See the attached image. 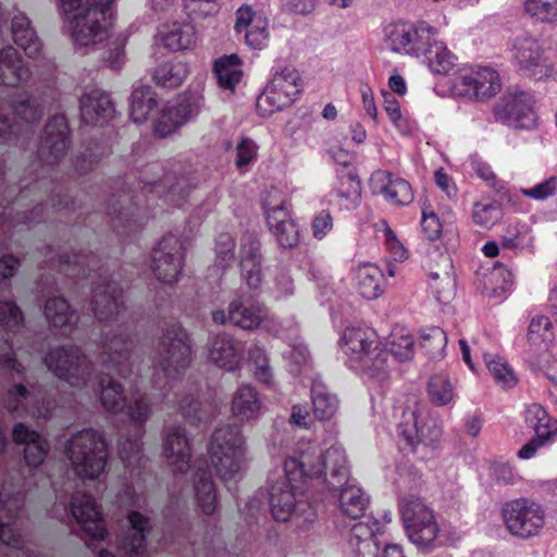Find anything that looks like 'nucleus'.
Segmentation results:
<instances>
[{
  "instance_id": "39448f33",
  "label": "nucleus",
  "mask_w": 557,
  "mask_h": 557,
  "mask_svg": "<svg viewBox=\"0 0 557 557\" xmlns=\"http://www.w3.org/2000/svg\"><path fill=\"white\" fill-rule=\"evenodd\" d=\"M339 344L349 368L370 376H377L385 371L387 351L373 329L346 327Z\"/></svg>"
},
{
  "instance_id": "4d7b16f0",
  "label": "nucleus",
  "mask_w": 557,
  "mask_h": 557,
  "mask_svg": "<svg viewBox=\"0 0 557 557\" xmlns=\"http://www.w3.org/2000/svg\"><path fill=\"white\" fill-rule=\"evenodd\" d=\"M472 219L476 225L491 227L502 219L500 203L497 201L475 202Z\"/></svg>"
},
{
  "instance_id": "f3484780",
  "label": "nucleus",
  "mask_w": 557,
  "mask_h": 557,
  "mask_svg": "<svg viewBox=\"0 0 557 557\" xmlns=\"http://www.w3.org/2000/svg\"><path fill=\"white\" fill-rule=\"evenodd\" d=\"M533 104V97L525 91L507 92L494 104L495 121L515 128H533L536 126Z\"/></svg>"
},
{
  "instance_id": "20e7f679",
  "label": "nucleus",
  "mask_w": 557,
  "mask_h": 557,
  "mask_svg": "<svg viewBox=\"0 0 557 557\" xmlns=\"http://www.w3.org/2000/svg\"><path fill=\"white\" fill-rule=\"evenodd\" d=\"M114 0H60L73 40L81 46L100 42L111 26Z\"/></svg>"
},
{
  "instance_id": "c756f323",
  "label": "nucleus",
  "mask_w": 557,
  "mask_h": 557,
  "mask_svg": "<svg viewBox=\"0 0 557 557\" xmlns=\"http://www.w3.org/2000/svg\"><path fill=\"white\" fill-rule=\"evenodd\" d=\"M164 457L174 473H185L190 468L191 448L186 431L175 425L166 431Z\"/></svg>"
},
{
  "instance_id": "4c0bfd02",
  "label": "nucleus",
  "mask_w": 557,
  "mask_h": 557,
  "mask_svg": "<svg viewBox=\"0 0 557 557\" xmlns=\"http://www.w3.org/2000/svg\"><path fill=\"white\" fill-rule=\"evenodd\" d=\"M159 34L161 42L172 51L191 49L198 39L196 27L189 22L163 25Z\"/></svg>"
},
{
  "instance_id": "a878e982",
  "label": "nucleus",
  "mask_w": 557,
  "mask_h": 557,
  "mask_svg": "<svg viewBox=\"0 0 557 557\" xmlns=\"http://www.w3.org/2000/svg\"><path fill=\"white\" fill-rule=\"evenodd\" d=\"M91 309L100 322L119 321L126 314L123 288L113 280H103L92 287Z\"/></svg>"
},
{
  "instance_id": "ddd939ff",
  "label": "nucleus",
  "mask_w": 557,
  "mask_h": 557,
  "mask_svg": "<svg viewBox=\"0 0 557 557\" xmlns=\"http://www.w3.org/2000/svg\"><path fill=\"white\" fill-rule=\"evenodd\" d=\"M401 518L409 540L418 547L431 549L438 534L433 511L419 498H404Z\"/></svg>"
},
{
  "instance_id": "c85d7f7f",
  "label": "nucleus",
  "mask_w": 557,
  "mask_h": 557,
  "mask_svg": "<svg viewBox=\"0 0 557 557\" xmlns=\"http://www.w3.org/2000/svg\"><path fill=\"white\" fill-rule=\"evenodd\" d=\"M79 111L84 124L103 126L113 117L115 109L110 95L95 88L81 97Z\"/></svg>"
},
{
  "instance_id": "8fccbe9b",
  "label": "nucleus",
  "mask_w": 557,
  "mask_h": 557,
  "mask_svg": "<svg viewBox=\"0 0 557 557\" xmlns=\"http://www.w3.org/2000/svg\"><path fill=\"white\" fill-rule=\"evenodd\" d=\"M187 74L186 63L180 60H172L161 63L156 67L153 81L159 86L175 88L182 85Z\"/></svg>"
},
{
  "instance_id": "e433bc0d",
  "label": "nucleus",
  "mask_w": 557,
  "mask_h": 557,
  "mask_svg": "<svg viewBox=\"0 0 557 557\" xmlns=\"http://www.w3.org/2000/svg\"><path fill=\"white\" fill-rule=\"evenodd\" d=\"M441 271L429 274V287L435 299L441 304L450 301L456 293L454 264L449 255L440 257Z\"/></svg>"
},
{
  "instance_id": "a18cd8bd",
  "label": "nucleus",
  "mask_w": 557,
  "mask_h": 557,
  "mask_svg": "<svg viewBox=\"0 0 557 557\" xmlns=\"http://www.w3.org/2000/svg\"><path fill=\"white\" fill-rule=\"evenodd\" d=\"M228 321L244 330H255L262 321V307L259 304L233 300L228 306Z\"/></svg>"
},
{
  "instance_id": "0e129e2a",
  "label": "nucleus",
  "mask_w": 557,
  "mask_h": 557,
  "mask_svg": "<svg viewBox=\"0 0 557 557\" xmlns=\"http://www.w3.org/2000/svg\"><path fill=\"white\" fill-rule=\"evenodd\" d=\"M250 359L255 367V377L260 382L268 386L273 385L274 379L272 374V370L270 368L269 358L265 355L264 350L261 348H255L250 351Z\"/></svg>"
},
{
  "instance_id": "bf43d9fd",
  "label": "nucleus",
  "mask_w": 557,
  "mask_h": 557,
  "mask_svg": "<svg viewBox=\"0 0 557 557\" xmlns=\"http://www.w3.org/2000/svg\"><path fill=\"white\" fill-rule=\"evenodd\" d=\"M553 325L549 318L545 315L534 317L529 325L527 338L531 345H541L550 342L553 338Z\"/></svg>"
},
{
  "instance_id": "f03ea898",
  "label": "nucleus",
  "mask_w": 557,
  "mask_h": 557,
  "mask_svg": "<svg viewBox=\"0 0 557 557\" xmlns=\"http://www.w3.org/2000/svg\"><path fill=\"white\" fill-rule=\"evenodd\" d=\"M288 475H318V486L330 493H338L343 515L357 520L364 515L369 498L362 488L350 481V472L344 449L331 446L324 453L308 446L286 458Z\"/></svg>"
},
{
  "instance_id": "58836bf2",
  "label": "nucleus",
  "mask_w": 557,
  "mask_h": 557,
  "mask_svg": "<svg viewBox=\"0 0 557 557\" xmlns=\"http://www.w3.org/2000/svg\"><path fill=\"white\" fill-rule=\"evenodd\" d=\"M194 474V488L198 506L205 515H212L216 509V490L212 480V473L207 461H201Z\"/></svg>"
},
{
  "instance_id": "2f4dec72",
  "label": "nucleus",
  "mask_w": 557,
  "mask_h": 557,
  "mask_svg": "<svg viewBox=\"0 0 557 557\" xmlns=\"http://www.w3.org/2000/svg\"><path fill=\"white\" fill-rule=\"evenodd\" d=\"M244 346L226 333L215 335L209 345V359L219 368L235 371L243 360Z\"/></svg>"
},
{
  "instance_id": "5701e85b",
  "label": "nucleus",
  "mask_w": 557,
  "mask_h": 557,
  "mask_svg": "<svg viewBox=\"0 0 557 557\" xmlns=\"http://www.w3.org/2000/svg\"><path fill=\"white\" fill-rule=\"evenodd\" d=\"M500 87L497 71L487 66L471 69L458 76L455 82V88L460 95L478 101L491 99L500 90Z\"/></svg>"
},
{
  "instance_id": "f257e3e1",
  "label": "nucleus",
  "mask_w": 557,
  "mask_h": 557,
  "mask_svg": "<svg viewBox=\"0 0 557 557\" xmlns=\"http://www.w3.org/2000/svg\"><path fill=\"white\" fill-rule=\"evenodd\" d=\"M131 331L132 325L123 322L119 325V333L108 334L102 342L99 360L109 373L100 376L99 387L103 408L114 413L125 412L134 423L135 433L119 440V457L126 469L134 470L141 465L144 458L141 440L145 425L152 413V403L147 394L133 395L127 403L122 384L110 376V373H116L127 379L132 374Z\"/></svg>"
},
{
  "instance_id": "4468645a",
  "label": "nucleus",
  "mask_w": 557,
  "mask_h": 557,
  "mask_svg": "<svg viewBox=\"0 0 557 557\" xmlns=\"http://www.w3.org/2000/svg\"><path fill=\"white\" fill-rule=\"evenodd\" d=\"M123 187L110 195L107 205V214L110 216V223L113 231L120 235L128 237L138 232L144 226V215H141L138 201L140 197L135 194L132 187Z\"/></svg>"
},
{
  "instance_id": "5fc2aeb1",
  "label": "nucleus",
  "mask_w": 557,
  "mask_h": 557,
  "mask_svg": "<svg viewBox=\"0 0 557 557\" xmlns=\"http://www.w3.org/2000/svg\"><path fill=\"white\" fill-rule=\"evenodd\" d=\"M223 0H183V8L193 21L206 20L219 14Z\"/></svg>"
},
{
  "instance_id": "1a4fd4ad",
  "label": "nucleus",
  "mask_w": 557,
  "mask_h": 557,
  "mask_svg": "<svg viewBox=\"0 0 557 557\" xmlns=\"http://www.w3.org/2000/svg\"><path fill=\"white\" fill-rule=\"evenodd\" d=\"M9 104L13 117L0 114V139L3 144L26 149L35 136V124L41 119L44 109L28 96L20 101L12 99Z\"/></svg>"
},
{
  "instance_id": "69168bd1",
  "label": "nucleus",
  "mask_w": 557,
  "mask_h": 557,
  "mask_svg": "<svg viewBox=\"0 0 557 557\" xmlns=\"http://www.w3.org/2000/svg\"><path fill=\"white\" fill-rule=\"evenodd\" d=\"M180 412L190 424H199L208 418V413L201 408L198 399L193 396H184L180 400Z\"/></svg>"
},
{
  "instance_id": "b1692460",
  "label": "nucleus",
  "mask_w": 557,
  "mask_h": 557,
  "mask_svg": "<svg viewBox=\"0 0 557 557\" xmlns=\"http://www.w3.org/2000/svg\"><path fill=\"white\" fill-rule=\"evenodd\" d=\"M70 509L90 542L104 540L108 530L96 500L90 494L75 492L71 497Z\"/></svg>"
},
{
  "instance_id": "2eb2a0df",
  "label": "nucleus",
  "mask_w": 557,
  "mask_h": 557,
  "mask_svg": "<svg viewBox=\"0 0 557 557\" xmlns=\"http://www.w3.org/2000/svg\"><path fill=\"white\" fill-rule=\"evenodd\" d=\"M525 425L534 435L518 450L517 457L529 460L557 441V419L552 417L540 404H531L524 411Z\"/></svg>"
},
{
  "instance_id": "f8f14e48",
  "label": "nucleus",
  "mask_w": 557,
  "mask_h": 557,
  "mask_svg": "<svg viewBox=\"0 0 557 557\" xmlns=\"http://www.w3.org/2000/svg\"><path fill=\"white\" fill-rule=\"evenodd\" d=\"M301 91V79L293 66H284L275 71L271 82L257 99V110L262 116H270L290 106Z\"/></svg>"
},
{
  "instance_id": "c03bdc74",
  "label": "nucleus",
  "mask_w": 557,
  "mask_h": 557,
  "mask_svg": "<svg viewBox=\"0 0 557 557\" xmlns=\"http://www.w3.org/2000/svg\"><path fill=\"white\" fill-rule=\"evenodd\" d=\"M312 412L321 421L332 419L338 410V398L325 384L313 380L311 386Z\"/></svg>"
},
{
  "instance_id": "7ed1b4c3",
  "label": "nucleus",
  "mask_w": 557,
  "mask_h": 557,
  "mask_svg": "<svg viewBox=\"0 0 557 557\" xmlns=\"http://www.w3.org/2000/svg\"><path fill=\"white\" fill-rule=\"evenodd\" d=\"M385 42L395 53L422 57L435 74L447 75L456 67V55L438 39L437 28L425 21L389 24L385 28Z\"/></svg>"
},
{
  "instance_id": "72a5a7b5",
  "label": "nucleus",
  "mask_w": 557,
  "mask_h": 557,
  "mask_svg": "<svg viewBox=\"0 0 557 557\" xmlns=\"http://www.w3.org/2000/svg\"><path fill=\"white\" fill-rule=\"evenodd\" d=\"M191 103L187 99L170 101L153 123L154 133L161 137L176 132L191 116Z\"/></svg>"
},
{
  "instance_id": "f704fd0d",
  "label": "nucleus",
  "mask_w": 557,
  "mask_h": 557,
  "mask_svg": "<svg viewBox=\"0 0 557 557\" xmlns=\"http://www.w3.org/2000/svg\"><path fill=\"white\" fill-rule=\"evenodd\" d=\"M30 77V70L26 66L18 51L7 46L0 50V84L15 87Z\"/></svg>"
},
{
  "instance_id": "de8ad7c7",
  "label": "nucleus",
  "mask_w": 557,
  "mask_h": 557,
  "mask_svg": "<svg viewBox=\"0 0 557 557\" xmlns=\"http://www.w3.org/2000/svg\"><path fill=\"white\" fill-rule=\"evenodd\" d=\"M515 284V276L504 263L497 261L492 271L486 275L484 288L488 296L493 298H503L511 292Z\"/></svg>"
},
{
  "instance_id": "412c9836",
  "label": "nucleus",
  "mask_w": 557,
  "mask_h": 557,
  "mask_svg": "<svg viewBox=\"0 0 557 557\" xmlns=\"http://www.w3.org/2000/svg\"><path fill=\"white\" fill-rule=\"evenodd\" d=\"M513 58L519 72L536 81L550 76L554 71V64L544 55L540 42L527 35L516 38Z\"/></svg>"
},
{
  "instance_id": "6ab92c4d",
  "label": "nucleus",
  "mask_w": 557,
  "mask_h": 557,
  "mask_svg": "<svg viewBox=\"0 0 557 557\" xmlns=\"http://www.w3.org/2000/svg\"><path fill=\"white\" fill-rule=\"evenodd\" d=\"M285 480L276 482L270 488V508L272 516L277 521H287L296 509L299 500L296 498L297 493H302L309 487V482L315 480L318 475H295L292 479L286 469V460L284 461Z\"/></svg>"
},
{
  "instance_id": "09e8293b",
  "label": "nucleus",
  "mask_w": 557,
  "mask_h": 557,
  "mask_svg": "<svg viewBox=\"0 0 557 557\" xmlns=\"http://www.w3.org/2000/svg\"><path fill=\"white\" fill-rule=\"evenodd\" d=\"M157 104V95L150 86L137 87L132 92L129 116L136 124L143 123Z\"/></svg>"
},
{
  "instance_id": "6e6d98bb",
  "label": "nucleus",
  "mask_w": 557,
  "mask_h": 557,
  "mask_svg": "<svg viewBox=\"0 0 557 557\" xmlns=\"http://www.w3.org/2000/svg\"><path fill=\"white\" fill-rule=\"evenodd\" d=\"M524 10L537 22L548 24L557 22V0H525Z\"/></svg>"
},
{
  "instance_id": "4be33fe9",
  "label": "nucleus",
  "mask_w": 557,
  "mask_h": 557,
  "mask_svg": "<svg viewBox=\"0 0 557 557\" xmlns=\"http://www.w3.org/2000/svg\"><path fill=\"white\" fill-rule=\"evenodd\" d=\"M400 440L413 451L419 444L435 448L442 438V428L432 419H425L420 425L416 410L407 408L403 411V421L397 425Z\"/></svg>"
},
{
  "instance_id": "052dcab7",
  "label": "nucleus",
  "mask_w": 557,
  "mask_h": 557,
  "mask_svg": "<svg viewBox=\"0 0 557 557\" xmlns=\"http://www.w3.org/2000/svg\"><path fill=\"white\" fill-rule=\"evenodd\" d=\"M428 393L433 404L445 406L453 399V386L450 382L441 375L431 377L428 384Z\"/></svg>"
},
{
  "instance_id": "9d476101",
  "label": "nucleus",
  "mask_w": 557,
  "mask_h": 557,
  "mask_svg": "<svg viewBox=\"0 0 557 557\" xmlns=\"http://www.w3.org/2000/svg\"><path fill=\"white\" fill-rule=\"evenodd\" d=\"M502 517L505 528L512 536L529 540L542 532L546 522V510L540 503L520 497L504 504Z\"/></svg>"
},
{
  "instance_id": "c9c22d12",
  "label": "nucleus",
  "mask_w": 557,
  "mask_h": 557,
  "mask_svg": "<svg viewBox=\"0 0 557 557\" xmlns=\"http://www.w3.org/2000/svg\"><path fill=\"white\" fill-rule=\"evenodd\" d=\"M11 34L15 45L23 49L27 57L36 58L39 55L42 42L32 21L24 12H17L12 17Z\"/></svg>"
},
{
  "instance_id": "7c9ffc66",
  "label": "nucleus",
  "mask_w": 557,
  "mask_h": 557,
  "mask_svg": "<svg viewBox=\"0 0 557 557\" xmlns=\"http://www.w3.org/2000/svg\"><path fill=\"white\" fill-rule=\"evenodd\" d=\"M12 440L15 444H24V460L29 468L41 466L50 450V445L36 430L18 422L12 429Z\"/></svg>"
},
{
  "instance_id": "3c124183",
  "label": "nucleus",
  "mask_w": 557,
  "mask_h": 557,
  "mask_svg": "<svg viewBox=\"0 0 557 557\" xmlns=\"http://www.w3.org/2000/svg\"><path fill=\"white\" fill-rule=\"evenodd\" d=\"M414 341L412 335L404 327H395L388 337L387 357L394 356L398 360H409L413 356Z\"/></svg>"
},
{
  "instance_id": "ea45409f",
  "label": "nucleus",
  "mask_w": 557,
  "mask_h": 557,
  "mask_svg": "<svg viewBox=\"0 0 557 557\" xmlns=\"http://www.w3.org/2000/svg\"><path fill=\"white\" fill-rule=\"evenodd\" d=\"M354 280L357 292L368 300L376 299L384 292V273L376 264L358 265Z\"/></svg>"
},
{
  "instance_id": "603ef678",
  "label": "nucleus",
  "mask_w": 557,
  "mask_h": 557,
  "mask_svg": "<svg viewBox=\"0 0 557 557\" xmlns=\"http://www.w3.org/2000/svg\"><path fill=\"white\" fill-rule=\"evenodd\" d=\"M447 335L440 326H428L421 331L420 348L431 359L443 357Z\"/></svg>"
},
{
  "instance_id": "680f3d73",
  "label": "nucleus",
  "mask_w": 557,
  "mask_h": 557,
  "mask_svg": "<svg viewBox=\"0 0 557 557\" xmlns=\"http://www.w3.org/2000/svg\"><path fill=\"white\" fill-rule=\"evenodd\" d=\"M0 364L4 370L13 371L21 380L25 379L26 369L16 359L11 339H0Z\"/></svg>"
},
{
  "instance_id": "49530a36",
  "label": "nucleus",
  "mask_w": 557,
  "mask_h": 557,
  "mask_svg": "<svg viewBox=\"0 0 557 557\" xmlns=\"http://www.w3.org/2000/svg\"><path fill=\"white\" fill-rule=\"evenodd\" d=\"M213 73L221 88L233 90L243 77L240 59L236 54L218 59L213 65Z\"/></svg>"
},
{
  "instance_id": "37998d69",
  "label": "nucleus",
  "mask_w": 557,
  "mask_h": 557,
  "mask_svg": "<svg viewBox=\"0 0 557 557\" xmlns=\"http://www.w3.org/2000/svg\"><path fill=\"white\" fill-rule=\"evenodd\" d=\"M44 313L53 329H59L60 335L73 337L74 325L72 324L73 311L64 297L54 296L48 298Z\"/></svg>"
},
{
  "instance_id": "e2e57ef3",
  "label": "nucleus",
  "mask_w": 557,
  "mask_h": 557,
  "mask_svg": "<svg viewBox=\"0 0 557 557\" xmlns=\"http://www.w3.org/2000/svg\"><path fill=\"white\" fill-rule=\"evenodd\" d=\"M246 42L249 47L256 50L263 49L269 40L268 21L267 18L259 17L247 27L245 30Z\"/></svg>"
},
{
  "instance_id": "393cba45",
  "label": "nucleus",
  "mask_w": 557,
  "mask_h": 557,
  "mask_svg": "<svg viewBox=\"0 0 557 557\" xmlns=\"http://www.w3.org/2000/svg\"><path fill=\"white\" fill-rule=\"evenodd\" d=\"M49 261L51 267L57 268L60 273L75 280V284H78L77 280L86 278L90 280L96 287L98 283L108 280L103 276L107 271L99 265V260L92 253L59 255L58 259L51 257Z\"/></svg>"
},
{
  "instance_id": "bb28decb",
  "label": "nucleus",
  "mask_w": 557,
  "mask_h": 557,
  "mask_svg": "<svg viewBox=\"0 0 557 557\" xmlns=\"http://www.w3.org/2000/svg\"><path fill=\"white\" fill-rule=\"evenodd\" d=\"M136 185L140 188V195L147 198V200L149 195L152 197L156 195L158 198L163 199L165 203L176 208L184 207L191 189L185 176H176L172 173H165L157 181L140 180Z\"/></svg>"
},
{
  "instance_id": "774afa93",
  "label": "nucleus",
  "mask_w": 557,
  "mask_h": 557,
  "mask_svg": "<svg viewBox=\"0 0 557 557\" xmlns=\"http://www.w3.org/2000/svg\"><path fill=\"white\" fill-rule=\"evenodd\" d=\"M29 396V391L22 384H15L9 388L2 399L3 408L10 413H16L22 408L23 401Z\"/></svg>"
},
{
  "instance_id": "a19ab883",
  "label": "nucleus",
  "mask_w": 557,
  "mask_h": 557,
  "mask_svg": "<svg viewBox=\"0 0 557 557\" xmlns=\"http://www.w3.org/2000/svg\"><path fill=\"white\" fill-rule=\"evenodd\" d=\"M127 519L133 532L124 540L123 548L128 557H139L146 552L147 535L152 529L150 519L139 511H131Z\"/></svg>"
},
{
  "instance_id": "cd10ccee",
  "label": "nucleus",
  "mask_w": 557,
  "mask_h": 557,
  "mask_svg": "<svg viewBox=\"0 0 557 557\" xmlns=\"http://www.w3.org/2000/svg\"><path fill=\"white\" fill-rule=\"evenodd\" d=\"M370 186L374 194L382 195L392 205L407 206L413 201L411 185L391 172H374L370 178Z\"/></svg>"
},
{
  "instance_id": "13d9d810",
  "label": "nucleus",
  "mask_w": 557,
  "mask_h": 557,
  "mask_svg": "<svg viewBox=\"0 0 557 557\" xmlns=\"http://www.w3.org/2000/svg\"><path fill=\"white\" fill-rule=\"evenodd\" d=\"M23 324V312L16 302L13 300H0V326L10 334L15 333Z\"/></svg>"
},
{
  "instance_id": "aec40b11",
  "label": "nucleus",
  "mask_w": 557,
  "mask_h": 557,
  "mask_svg": "<svg viewBox=\"0 0 557 557\" xmlns=\"http://www.w3.org/2000/svg\"><path fill=\"white\" fill-rule=\"evenodd\" d=\"M71 129L65 115L51 116L44 129L37 154L42 166L57 164L67 152Z\"/></svg>"
},
{
  "instance_id": "9b49d317",
  "label": "nucleus",
  "mask_w": 557,
  "mask_h": 557,
  "mask_svg": "<svg viewBox=\"0 0 557 557\" xmlns=\"http://www.w3.org/2000/svg\"><path fill=\"white\" fill-rule=\"evenodd\" d=\"M44 362L55 376L72 386H86L91 379L92 364L76 345L51 348Z\"/></svg>"
},
{
  "instance_id": "338daca9",
  "label": "nucleus",
  "mask_w": 557,
  "mask_h": 557,
  "mask_svg": "<svg viewBox=\"0 0 557 557\" xmlns=\"http://www.w3.org/2000/svg\"><path fill=\"white\" fill-rule=\"evenodd\" d=\"M472 169L475 174L483 180L487 186H490L496 194L505 195L506 184L504 181L497 178L496 174L492 170V166L481 160L472 162Z\"/></svg>"
},
{
  "instance_id": "79ce46f5",
  "label": "nucleus",
  "mask_w": 557,
  "mask_h": 557,
  "mask_svg": "<svg viewBox=\"0 0 557 557\" xmlns=\"http://www.w3.org/2000/svg\"><path fill=\"white\" fill-rule=\"evenodd\" d=\"M232 413L240 421H250L259 417L261 399L256 387L246 384L235 392L232 399Z\"/></svg>"
},
{
  "instance_id": "423d86ee",
  "label": "nucleus",
  "mask_w": 557,
  "mask_h": 557,
  "mask_svg": "<svg viewBox=\"0 0 557 557\" xmlns=\"http://www.w3.org/2000/svg\"><path fill=\"white\" fill-rule=\"evenodd\" d=\"M208 454L219 479L227 485L242 478L245 462V440L237 424L214 430L208 444Z\"/></svg>"
},
{
  "instance_id": "6e6552de",
  "label": "nucleus",
  "mask_w": 557,
  "mask_h": 557,
  "mask_svg": "<svg viewBox=\"0 0 557 557\" xmlns=\"http://www.w3.org/2000/svg\"><path fill=\"white\" fill-rule=\"evenodd\" d=\"M191 361V345L187 331L181 323L168 325L158 343L156 364L165 377L183 374Z\"/></svg>"
},
{
  "instance_id": "a211bd4d",
  "label": "nucleus",
  "mask_w": 557,
  "mask_h": 557,
  "mask_svg": "<svg viewBox=\"0 0 557 557\" xmlns=\"http://www.w3.org/2000/svg\"><path fill=\"white\" fill-rule=\"evenodd\" d=\"M185 258L183 243L175 235L163 236L151 252V268L156 277L164 284L178 281Z\"/></svg>"
},
{
  "instance_id": "dca6fc26",
  "label": "nucleus",
  "mask_w": 557,
  "mask_h": 557,
  "mask_svg": "<svg viewBox=\"0 0 557 557\" xmlns=\"http://www.w3.org/2000/svg\"><path fill=\"white\" fill-rule=\"evenodd\" d=\"M263 211L270 231L283 248L296 247L299 243L298 224L290 218L283 195L274 189L263 201Z\"/></svg>"
},
{
  "instance_id": "473e14b6",
  "label": "nucleus",
  "mask_w": 557,
  "mask_h": 557,
  "mask_svg": "<svg viewBox=\"0 0 557 557\" xmlns=\"http://www.w3.org/2000/svg\"><path fill=\"white\" fill-rule=\"evenodd\" d=\"M330 201L344 210L356 209L361 199V183L356 174L344 169L337 172L336 183L329 194Z\"/></svg>"
},
{
  "instance_id": "0eeeda50",
  "label": "nucleus",
  "mask_w": 557,
  "mask_h": 557,
  "mask_svg": "<svg viewBox=\"0 0 557 557\" xmlns=\"http://www.w3.org/2000/svg\"><path fill=\"white\" fill-rule=\"evenodd\" d=\"M67 456L76 473L84 479H97L108 462V445L101 433L84 429L67 442Z\"/></svg>"
},
{
  "instance_id": "864d4df0",
  "label": "nucleus",
  "mask_w": 557,
  "mask_h": 557,
  "mask_svg": "<svg viewBox=\"0 0 557 557\" xmlns=\"http://www.w3.org/2000/svg\"><path fill=\"white\" fill-rule=\"evenodd\" d=\"M483 359L497 384L507 388L517 384V377L504 357L486 352L483 355Z\"/></svg>"
}]
</instances>
